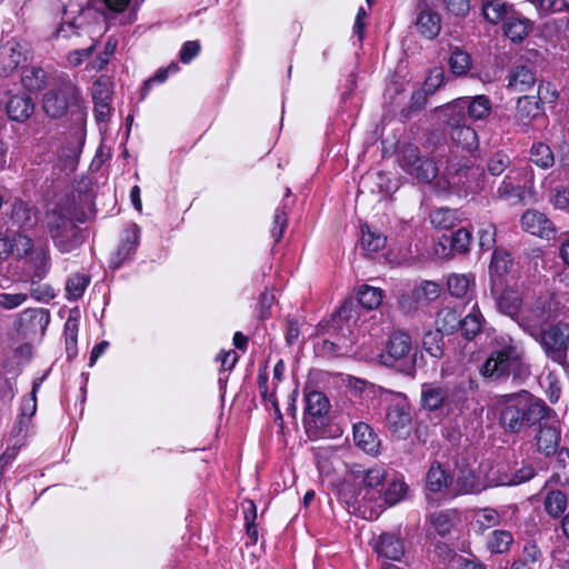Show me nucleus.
<instances>
[{
    "label": "nucleus",
    "instance_id": "42",
    "mask_svg": "<svg viewBox=\"0 0 569 569\" xmlns=\"http://www.w3.org/2000/svg\"><path fill=\"white\" fill-rule=\"evenodd\" d=\"M567 503V496L560 490H551L545 498V509L553 518H558L565 512Z\"/></svg>",
    "mask_w": 569,
    "mask_h": 569
},
{
    "label": "nucleus",
    "instance_id": "32",
    "mask_svg": "<svg viewBox=\"0 0 569 569\" xmlns=\"http://www.w3.org/2000/svg\"><path fill=\"white\" fill-rule=\"evenodd\" d=\"M513 543V536L510 531L495 529L487 536L486 547L491 553L503 555L510 550Z\"/></svg>",
    "mask_w": 569,
    "mask_h": 569
},
{
    "label": "nucleus",
    "instance_id": "5",
    "mask_svg": "<svg viewBox=\"0 0 569 569\" xmlns=\"http://www.w3.org/2000/svg\"><path fill=\"white\" fill-rule=\"evenodd\" d=\"M561 309V303L553 295L537 298L529 307L521 311L518 323L528 333L542 328V325L556 318Z\"/></svg>",
    "mask_w": 569,
    "mask_h": 569
},
{
    "label": "nucleus",
    "instance_id": "24",
    "mask_svg": "<svg viewBox=\"0 0 569 569\" xmlns=\"http://www.w3.org/2000/svg\"><path fill=\"white\" fill-rule=\"evenodd\" d=\"M465 109L467 110L468 118L473 121L486 119L492 109V102L489 97L478 94L475 97L460 98Z\"/></svg>",
    "mask_w": 569,
    "mask_h": 569
},
{
    "label": "nucleus",
    "instance_id": "48",
    "mask_svg": "<svg viewBox=\"0 0 569 569\" xmlns=\"http://www.w3.org/2000/svg\"><path fill=\"white\" fill-rule=\"evenodd\" d=\"M90 279L82 273H74L70 276L67 280L66 292L67 298L69 300H77L82 297L84 290L87 289Z\"/></svg>",
    "mask_w": 569,
    "mask_h": 569
},
{
    "label": "nucleus",
    "instance_id": "40",
    "mask_svg": "<svg viewBox=\"0 0 569 569\" xmlns=\"http://www.w3.org/2000/svg\"><path fill=\"white\" fill-rule=\"evenodd\" d=\"M430 221L436 228L447 230L457 226L460 214L450 208H439L430 214Z\"/></svg>",
    "mask_w": 569,
    "mask_h": 569
},
{
    "label": "nucleus",
    "instance_id": "43",
    "mask_svg": "<svg viewBox=\"0 0 569 569\" xmlns=\"http://www.w3.org/2000/svg\"><path fill=\"white\" fill-rule=\"evenodd\" d=\"M530 160L542 169H548L555 163V156L550 147L543 142H536L530 149Z\"/></svg>",
    "mask_w": 569,
    "mask_h": 569
},
{
    "label": "nucleus",
    "instance_id": "21",
    "mask_svg": "<svg viewBox=\"0 0 569 569\" xmlns=\"http://www.w3.org/2000/svg\"><path fill=\"white\" fill-rule=\"evenodd\" d=\"M486 483L475 468L461 467L456 480V492L458 495L479 493L486 489Z\"/></svg>",
    "mask_w": 569,
    "mask_h": 569
},
{
    "label": "nucleus",
    "instance_id": "41",
    "mask_svg": "<svg viewBox=\"0 0 569 569\" xmlns=\"http://www.w3.org/2000/svg\"><path fill=\"white\" fill-rule=\"evenodd\" d=\"M449 134L455 143L462 149L472 150L478 146V136L471 126H462L458 129L449 131Z\"/></svg>",
    "mask_w": 569,
    "mask_h": 569
},
{
    "label": "nucleus",
    "instance_id": "54",
    "mask_svg": "<svg viewBox=\"0 0 569 569\" xmlns=\"http://www.w3.org/2000/svg\"><path fill=\"white\" fill-rule=\"evenodd\" d=\"M500 523L501 516L492 508H482L477 513V525L481 530L497 527Z\"/></svg>",
    "mask_w": 569,
    "mask_h": 569
},
{
    "label": "nucleus",
    "instance_id": "62",
    "mask_svg": "<svg viewBox=\"0 0 569 569\" xmlns=\"http://www.w3.org/2000/svg\"><path fill=\"white\" fill-rule=\"evenodd\" d=\"M28 300L27 293H0V308L12 310L22 306Z\"/></svg>",
    "mask_w": 569,
    "mask_h": 569
},
{
    "label": "nucleus",
    "instance_id": "22",
    "mask_svg": "<svg viewBox=\"0 0 569 569\" xmlns=\"http://www.w3.org/2000/svg\"><path fill=\"white\" fill-rule=\"evenodd\" d=\"M140 233V228L136 223H131L126 228L114 258L117 267L133 256L139 246Z\"/></svg>",
    "mask_w": 569,
    "mask_h": 569
},
{
    "label": "nucleus",
    "instance_id": "56",
    "mask_svg": "<svg viewBox=\"0 0 569 569\" xmlns=\"http://www.w3.org/2000/svg\"><path fill=\"white\" fill-rule=\"evenodd\" d=\"M387 478V472L382 467L375 466L363 471L361 481L366 488L373 489L380 486Z\"/></svg>",
    "mask_w": 569,
    "mask_h": 569
},
{
    "label": "nucleus",
    "instance_id": "12",
    "mask_svg": "<svg viewBox=\"0 0 569 569\" xmlns=\"http://www.w3.org/2000/svg\"><path fill=\"white\" fill-rule=\"evenodd\" d=\"M29 49L14 40L0 46V74L9 76L28 60Z\"/></svg>",
    "mask_w": 569,
    "mask_h": 569
},
{
    "label": "nucleus",
    "instance_id": "34",
    "mask_svg": "<svg viewBox=\"0 0 569 569\" xmlns=\"http://www.w3.org/2000/svg\"><path fill=\"white\" fill-rule=\"evenodd\" d=\"M387 237L369 226L361 227L360 246L367 253H375L385 248Z\"/></svg>",
    "mask_w": 569,
    "mask_h": 569
},
{
    "label": "nucleus",
    "instance_id": "35",
    "mask_svg": "<svg viewBox=\"0 0 569 569\" xmlns=\"http://www.w3.org/2000/svg\"><path fill=\"white\" fill-rule=\"evenodd\" d=\"M330 403L320 391H312L306 396V413L311 418H321L328 413Z\"/></svg>",
    "mask_w": 569,
    "mask_h": 569
},
{
    "label": "nucleus",
    "instance_id": "50",
    "mask_svg": "<svg viewBox=\"0 0 569 569\" xmlns=\"http://www.w3.org/2000/svg\"><path fill=\"white\" fill-rule=\"evenodd\" d=\"M511 164V159L509 154L505 151H496L493 152L487 160V170L491 176H500L503 173Z\"/></svg>",
    "mask_w": 569,
    "mask_h": 569
},
{
    "label": "nucleus",
    "instance_id": "8",
    "mask_svg": "<svg viewBox=\"0 0 569 569\" xmlns=\"http://www.w3.org/2000/svg\"><path fill=\"white\" fill-rule=\"evenodd\" d=\"M399 163L410 176L420 181L430 182L436 178L438 168L431 159L421 158L417 146L406 143L399 150Z\"/></svg>",
    "mask_w": 569,
    "mask_h": 569
},
{
    "label": "nucleus",
    "instance_id": "53",
    "mask_svg": "<svg viewBox=\"0 0 569 569\" xmlns=\"http://www.w3.org/2000/svg\"><path fill=\"white\" fill-rule=\"evenodd\" d=\"M429 522L435 531L440 536H447L452 528V518L449 511L431 513L429 517Z\"/></svg>",
    "mask_w": 569,
    "mask_h": 569
},
{
    "label": "nucleus",
    "instance_id": "30",
    "mask_svg": "<svg viewBox=\"0 0 569 569\" xmlns=\"http://www.w3.org/2000/svg\"><path fill=\"white\" fill-rule=\"evenodd\" d=\"M535 83L533 71L526 66H518L509 74L508 89L513 92H525Z\"/></svg>",
    "mask_w": 569,
    "mask_h": 569
},
{
    "label": "nucleus",
    "instance_id": "39",
    "mask_svg": "<svg viewBox=\"0 0 569 569\" xmlns=\"http://www.w3.org/2000/svg\"><path fill=\"white\" fill-rule=\"evenodd\" d=\"M471 66L472 60L468 52L463 51L458 47L451 50L449 58V67L455 76H466L468 71L471 69Z\"/></svg>",
    "mask_w": 569,
    "mask_h": 569
},
{
    "label": "nucleus",
    "instance_id": "52",
    "mask_svg": "<svg viewBox=\"0 0 569 569\" xmlns=\"http://www.w3.org/2000/svg\"><path fill=\"white\" fill-rule=\"evenodd\" d=\"M408 487L403 480L395 479L389 482L385 491V502L388 506H395L405 499Z\"/></svg>",
    "mask_w": 569,
    "mask_h": 569
},
{
    "label": "nucleus",
    "instance_id": "49",
    "mask_svg": "<svg viewBox=\"0 0 569 569\" xmlns=\"http://www.w3.org/2000/svg\"><path fill=\"white\" fill-rule=\"evenodd\" d=\"M445 401V391L441 388L423 386L421 391V405L427 410L439 409Z\"/></svg>",
    "mask_w": 569,
    "mask_h": 569
},
{
    "label": "nucleus",
    "instance_id": "45",
    "mask_svg": "<svg viewBox=\"0 0 569 569\" xmlns=\"http://www.w3.org/2000/svg\"><path fill=\"white\" fill-rule=\"evenodd\" d=\"M47 74L40 67L26 68L22 71L21 81L26 89L37 91L44 87Z\"/></svg>",
    "mask_w": 569,
    "mask_h": 569
},
{
    "label": "nucleus",
    "instance_id": "36",
    "mask_svg": "<svg viewBox=\"0 0 569 569\" xmlns=\"http://www.w3.org/2000/svg\"><path fill=\"white\" fill-rule=\"evenodd\" d=\"M436 323L438 331L446 335H451L457 329H459L461 317L457 310L447 307L438 312Z\"/></svg>",
    "mask_w": 569,
    "mask_h": 569
},
{
    "label": "nucleus",
    "instance_id": "55",
    "mask_svg": "<svg viewBox=\"0 0 569 569\" xmlns=\"http://www.w3.org/2000/svg\"><path fill=\"white\" fill-rule=\"evenodd\" d=\"M555 477L561 485H569V450L561 448L557 456Z\"/></svg>",
    "mask_w": 569,
    "mask_h": 569
},
{
    "label": "nucleus",
    "instance_id": "29",
    "mask_svg": "<svg viewBox=\"0 0 569 569\" xmlns=\"http://www.w3.org/2000/svg\"><path fill=\"white\" fill-rule=\"evenodd\" d=\"M512 13V6L502 0L482 1V14L485 19L492 24H497L500 21L505 22Z\"/></svg>",
    "mask_w": 569,
    "mask_h": 569
},
{
    "label": "nucleus",
    "instance_id": "28",
    "mask_svg": "<svg viewBox=\"0 0 569 569\" xmlns=\"http://www.w3.org/2000/svg\"><path fill=\"white\" fill-rule=\"evenodd\" d=\"M476 284L472 273H451L447 278L448 292L456 298H466Z\"/></svg>",
    "mask_w": 569,
    "mask_h": 569
},
{
    "label": "nucleus",
    "instance_id": "38",
    "mask_svg": "<svg viewBox=\"0 0 569 569\" xmlns=\"http://www.w3.org/2000/svg\"><path fill=\"white\" fill-rule=\"evenodd\" d=\"M446 123L449 128V131L458 129L462 126H466V109L460 100V98L452 101L445 109Z\"/></svg>",
    "mask_w": 569,
    "mask_h": 569
},
{
    "label": "nucleus",
    "instance_id": "19",
    "mask_svg": "<svg viewBox=\"0 0 569 569\" xmlns=\"http://www.w3.org/2000/svg\"><path fill=\"white\" fill-rule=\"evenodd\" d=\"M50 322V313L44 308H29L20 312L16 320L19 331H36L38 328L44 331Z\"/></svg>",
    "mask_w": 569,
    "mask_h": 569
},
{
    "label": "nucleus",
    "instance_id": "6",
    "mask_svg": "<svg viewBox=\"0 0 569 569\" xmlns=\"http://www.w3.org/2000/svg\"><path fill=\"white\" fill-rule=\"evenodd\" d=\"M533 186L531 168L510 169L497 188L496 198L511 203H520L526 190Z\"/></svg>",
    "mask_w": 569,
    "mask_h": 569
},
{
    "label": "nucleus",
    "instance_id": "20",
    "mask_svg": "<svg viewBox=\"0 0 569 569\" xmlns=\"http://www.w3.org/2000/svg\"><path fill=\"white\" fill-rule=\"evenodd\" d=\"M6 111L10 120L24 122L33 114L34 103L26 93L13 94L6 103Z\"/></svg>",
    "mask_w": 569,
    "mask_h": 569
},
{
    "label": "nucleus",
    "instance_id": "23",
    "mask_svg": "<svg viewBox=\"0 0 569 569\" xmlns=\"http://www.w3.org/2000/svg\"><path fill=\"white\" fill-rule=\"evenodd\" d=\"M353 441L358 448L369 455H377L379 452L380 440L372 428L365 422L353 426Z\"/></svg>",
    "mask_w": 569,
    "mask_h": 569
},
{
    "label": "nucleus",
    "instance_id": "9",
    "mask_svg": "<svg viewBox=\"0 0 569 569\" xmlns=\"http://www.w3.org/2000/svg\"><path fill=\"white\" fill-rule=\"evenodd\" d=\"M412 342L409 335L398 331L388 340L386 352L381 356L386 366L393 367L401 362L400 370L410 373L413 367L411 357Z\"/></svg>",
    "mask_w": 569,
    "mask_h": 569
},
{
    "label": "nucleus",
    "instance_id": "44",
    "mask_svg": "<svg viewBox=\"0 0 569 569\" xmlns=\"http://www.w3.org/2000/svg\"><path fill=\"white\" fill-rule=\"evenodd\" d=\"M512 267V259L509 252L496 249L489 266L491 277H502L509 272Z\"/></svg>",
    "mask_w": 569,
    "mask_h": 569
},
{
    "label": "nucleus",
    "instance_id": "14",
    "mask_svg": "<svg viewBox=\"0 0 569 569\" xmlns=\"http://www.w3.org/2000/svg\"><path fill=\"white\" fill-rule=\"evenodd\" d=\"M470 240L471 234L467 229H458L451 236H442L435 249V252L442 259H448L455 253H466L469 250Z\"/></svg>",
    "mask_w": 569,
    "mask_h": 569
},
{
    "label": "nucleus",
    "instance_id": "47",
    "mask_svg": "<svg viewBox=\"0 0 569 569\" xmlns=\"http://www.w3.org/2000/svg\"><path fill=\"white\" fill-rule=\"evenodd\" d=\"M440 287L433 281H423L412 290V299L417 303H427L439 297Z\"/></svg>",
    "mask_w": 569,
    "mask_h": 569
},
{
    "label": "nucleus",
    "instance_id": "4",
    "mask_svg": "<svg viewBox=\"0 0 569 569\" xmlns=\"http://www.w3.org/2000/svg\"><path fill=\"white\" fill-rule=\"evenodd\" d=\"M81 18L76 21L61 23L52 33L53 38L73 39L74 46L87 44L84 48L76 49L68 54V62L77 67L94 50L97 40L91 32V26L83 24Z\"/></svg>",
    "mask_w": 569,
    "mask_h": 569
},
{
    "label": "nucleus",
    "instance_id": "3",
    "mask_svg": "<svg viewBox=\"0 0 569 569\" xmlns=\"http://www.w3.org/2000/svg\"><path fill=\"white\" fill-rule=\"evenodd\" d=\"M551 361L563 365L569 351V322L558 321L529 333Z\"/></svg>",
    "mask_w": 569,
    "mask_h": 569
},
{
    "label": "nucleus",
    "instance_id": "27",
    "mask_svg": "<svg viewBox=\"0 0 569 569\" xmlns=\"http://www.w3.org/2000/svg\"><path fill=\"white\" fill-rule=\"evenodd\" d=\"M376 551L388 559L400 560L405 553L403 541L395 533H382L377 542Z\"/></svg>",
    "mask_w": 569,
    "mask_h": 569
},
{
    "label": "nucleus",
    "instance_id": "59",
    "mask_svg": "<svg viewBox=\"0 0 569 569\" xmlns=\"http://www.w3.org/2000/svg\"><path fill=\"white\" fill-rule=\"evenodd\" d=\"M288 226L287 212L284 209L278 208L273 216V226L271 228V237L274 242H279L283 236V232Z\"/></svg>",
    "mask_w": 569,
    "mask_h": 569
},
{
    "label": "nucleus",
    "instance_id": "16",
    "mask_svg": "<svg viewBox=\"0 0 569 569\" xmlns=\"http://www.w3.org/2000/svg\"><path fill=\"white\" fill-rule=\"evenodd\" d=\"M542 112L540 103L535 97L522 96L518 98L516 110L512 114L513 124L521 131H527L535 119Z\"/></svg>",
    "mask_w": 569,
    "mask_h": 569
},
{
    "label": "nucleus",
    "instance_id": "46",
    "mask_svg": "<svg viewBox=\"0 0 569 569\" xmlns=\"http://www.w3.org/2000/svg\"><path fill=\"white\" fill-rule=\"evenodd\" d=\"M358 301L368 310L376 309L382 302V291L379 288L363 284L359 288Z\"/></svg>",
    "mask_w": 569,
    "mask_h": 569
},
{
    "label": "nucleus",
    "instance_id": "63",
    "mask_svg": "<svg viewBox=\"0 0 569 569\" xmlns=\"http://www.w3.org/2000/svg\"><path fill=\"white\" fill-rule=\"evenodd\" d=\"M536 98L539 103H552L557 100L558 92L552 83L542 81L538 86Z\"/></svg>",
    "mask_w": 569,
    "mask_h": 569
},
{
    "label": "nucleus",
    "instance_id": "13",
    "mask_svg": "<svg viewBox=\"0 0 569 569\" xmlns=\"http://www.w3.org/2000/svg\"><path fill=\"white\" fill-rule=\"evenodd\" d=\"M388 430L399 439H406L411 431V415L406 403H395L388 408L386 416Z\"/></svg>",
    "mask_w": 569,
    "mask_h": 569
},
{
    "label": "nucleus",
    "instance_id": "51",
    "mask_svg": "<svg viewBox=\"0 0 569 569\" xmlns=\"http://www.w3.org/2000/svg\"><path fill=\"white\" fill-rule=\"evenodd\" d=\"M422 345L425 350L435 358H441L443 355L442 332L429 331L423 336Z\"/></svg>",
    "mask_w": 569,
    "mask_h": 569
},
{
    "label": "nucleus",
    "instance_id": "58",
    "mask_svg": "<svg viewBox=\"0 0 569 569\" xmlns=\"http://www.w3.org/2000/svg\"><path fill=\"white\" fill-rule=\"evenodd\" d=\"M361 491H356L349 482H346L341 490L340 497L342 501L348 506L350 512H356L360 509V496Z\"/></svg>",
    "mask_w": 569,
    "mask_h": 569
},
{
    "label": "nucleus",
    "instance_id": "61",
    "mask_svg": "<svg viewBox=\"0 0 569 569\" xmlns=\"http://www.w3.org/2000/svg\"><path fill=\"white\" fill-rule=\"evenodd\" d=\"M12 241V254L16 253L18 257H23L30 253L32 249V240L23 233H16Z\"/></svg>",
    "mask_w": 569,
    "mask_h": 569
},
{
    "label": "nucleus",
    "instance_id": "57",
    "mask_svg": "<svg viewBox=\"0 0 569 569\" xmlns=\"http://www.w3.org/2000/svg\"><path fill=\"white\" fill-rule=\"evenodd\" d=\"M111 84L104 77L99 78L92 86L93 102H103L111 100Z\"/></svg>",
    "mask_w": 569,
    "mask_h": 569
},
{
    "label": "nucleus",
    "instance_id": "1",
    "mask_svg": "<svg viewBox=\"0 0 569 569\" xmlns=\"http://www.w3.org/2000/svg\"><path fill=\"white\" fill-rule=\"evenodd\" d=\"M496 409L505 431L520 433L528 428L541 425L553 412L546 402L526 390L497 397Z\"/></svg>",
    "mask_w": 569,
    "mask_h": 569
},
{
    "label": "nucleus",
    "instance_id": "11",
    "mask_svg": "<svg viewBox=\"0 0 569 569\" xmlns=\"http://www.w3.org/2000/svg\"><path fill=\"white\" fill-rule=\"evenodd\" d=\"M47 227L61 252H70L77 247V240L70 238V233H73V224L60 210H51L47 213Z\"/></svg>",
    "mask_w": 569,
    "mask_h": 569
},
{
    "label": "nucleus",
    "instance_id": "25",
    "mask_svg": "<svg viewBox=\"0 0 569 569\" xmlns=\"http://www.w3.org/2000/svg\"><path fill=\"white\" fill-rule=\"evenodd\" d=\"M450 482L451 477L447 470L439 462H433L426 477L427 497L430 499V493L442 492Z\"/></svg>",
    "mask_w": 569,
    "mask_h": 569
},
{
    "label": "nucleus",
    "instance_id": "33",
    "mask_svg": "<svg viewBox=\"0 0 569 569\" xmlns=\"http://www.w3.org/2000/svg\"><path fill=\"white\" fill-rule=\"evenodd\" d=\"M485 323V318L479 309L478 303H475L471 311L461 319L460 329L462 336L467 340L473 339L481 330Z\"/></svg>",
    "mask_w": 569,
    "mask_h": 569
},
{
    "label": "nucleus",
    "instance_id": "26",
    "mask_svg": "<svg viewBox=\"0 0 569 569\" xmlns=\"http://www.w3.org/2000/svg\"><path fill=\"white\" fill-rule=\"evenodd\" d=\"M498 310L518 321L521 315L522 299L520 293L513 289H505L497 298Z\"/></svg>",
    "mask_w": 569,
    "mask_h": 569
},
{
    "label": "nucleus",
    "instance_id": "17",
    "mask_svg": "<svg viewBox=\"0 0 569 569\" xmlns=\"http://www.w3.org/2000/svg\"><path fill=\"white\" fill-rule=\"evenodd\" d=\"M539 426L538 433L536 436V443L538 450L546 456L553 453L558 455V447L560 442V430L557 420H545Z\"/></svg>",
    "mask_w": 569,
    "mask_h": 569
},
{
    "label": "nucleus",
    "instance_id": "31",
    "mask_svg": "<svg viewBox=\"0 0 569 569\" xmlns=\"http://www.w3.org/2000/svg\"><path fill=\"white\" fill-rule=\"evenodd\" d=\"M503 34L512 42H521L528 36L530 21L512 13L502 26Z\"/></svg>",
    "mask_w": 569,
    "mask_h": 569
},
{
    "label": "nucleus",
    "instance_id": "7",
    "mask_svg": "<svg viewBox=\"0 0 569 569\" xmlns=\"http://www.w3.org/2000/svg\"><path fill=\"white\" fill-rule=\"evenodd\" d=\"M80 93L78 88L66 81L58 89L48 91L43 97V110L51 118H60L69 109L79 108Z\"/></svg>",
    "mask_w": 569,
    "mask_h": 569
},
{
    "label": "nucleus",
    "instance_id": "64",
    "mask_svg": "<svg viewBox=\"0 0 569 569\" xmlns=\"http://www.w3.org/2000/svg\"><path fill=\"white\" fill-rule=\"evenodd\" d=\"M550 202L556 209H567L569 207V189L562 186L555 188L550 196Z\"/></svg>",
    "mask_w": 569,
    "mask_h": 569
},
{
    "label": "nucleus",
    "instance_id": "37",
    "mask_svg": "<svg viewBox=\"0 0 569 569\" xmlns=\"http://www.w3.org/2000/svg\"><path fill=\"white\" fill-rule=\"evenodd\" d=\"M10 221L13 226L19 228L31 226L34 221V213L32 208L21 200L14 201L12 204Z\"/></svg>",
    "mask_w": 569,
    "mask_h": 569
},
{
    "label": "nucleus",
    "instance_id": "2",
    "mask_svg": "<svg viewBox=\"0 0 569 569\" xmlns=\"http://www.w3.org/2000/svg\"><path fill=\"white\" fill-rule=\"evenodd\" d=\"M485 378L497 381L512 375L515 379H523L529 375L525 362V349L519 341L508 335L496 338V346L481 367Z\"/></svg>",
    "mask_w": 569,
    "mask_h": 569
},
{
    "label": "nucleus",
    "instance_id": "10",
    "mask_svg": "<svg viewBox=\"0 0 569 569\" xmlns=\"http://www.w3.org/2000/svg\"><path fill=\"white\" fill-rule=\"evenodd\" d=\"M520 227L525 232L546 241H555L558 238L555 222L537 209H528L521 214Z\"/></svg>",
    "mask_w": 569,
    "mask_h": 569
},
{
    "label": "nucleus",
    "instance_id": "18",
    "mask_svg": "<svg viewBox=\"0 0 569 569\" xmlns=\"http://www.w3.org/2000/svg\"><path fill=\"white\" fill-rule=\"evenodd\" d=\"M543 552L535 540L528 539L510 566V569H541Z\"/></svg>",
    "mask_w": 569,
    "mask_h": 569
},
{
    "label": "nucleus",
    "instance_id": "15",
    "mask_svg": "<svg viewBox=\"0 0 569 569\" xmlns=\"http://www.w3.org/2000/svg\"><path fill=\"white\" fill-rule=\"evenodd\" d=\"M415 24L422 37L431 40L435 39L441 30V18L425 0H421L417 4Z\"/></svg>",
    "mask_w": 569,
    "mask_h": 569
},
{
    "label": "nucleus",
    "instance_id": "60",
    "mask_svg": "<svg viewBox=\"0 0 569 569\" xmlns=\"http://www.w3.org/2000/svg\"><path fill=\"white\" fill-rule=\"evenodd\" d=\"M445 70L442 67H436L430 70L423 83V90L432 94L443 82Z\"/></svg>",
    "mask_w": 569,
    "mask_h": 569
}]
</instances>
